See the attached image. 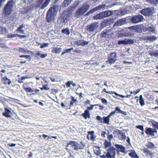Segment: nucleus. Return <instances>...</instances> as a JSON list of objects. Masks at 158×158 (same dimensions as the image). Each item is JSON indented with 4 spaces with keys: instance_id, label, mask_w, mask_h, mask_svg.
<instances>
[{
    "instance_id": "69168bd1",
    "label": "nucleus",
    "mask_w": 158,
    "mask_h": 158,
    "mask_svg": "<svg viewBox=\"0 0 158 158\" xmlns=\"http://www.w3.org/2000/svg\"><path fill=\"white\" fill-rule=\"evenodd\" d=\"M106 131H102L101 133V136L103 138H105L106 137Z\"/></svg>"
},
{
    "instance_id": "423d86ee",
    "label": "nucleus",
    "mask_w": 158,
    "mask_h": 158,
    "mask_svg": "<svg viewBox=\"0 0 158 158\" xmlns=\"http://www.w3.org/2000/svg\"><path fill=\"white\" fill-rule=\"evenodd\" d=\"M51 10V9H49L47 14L46 20L48 23L53 20L56 16V13L52 11Z\"/></svg>"
},
{
    "instance_id": "f257e3e1",
    "label": "nucleus",
    "mask_w": 158,
    "mask_h": 158,
    "mask_svg": "<svg viewBox=\"0 0 158 158\" xmlns=\"http://www.w3.org/2000/svg\"><path fill=\"white\" fill-rule=\"evenodd\" d=\"M15 2L13 0L9 1L4 6L3 12L6 17L8 18L7 20H10L11 15L15 7Z\"/></svg>"
},
{
    "instance_id": "864d4df0",
    "label": "nucleus",
    "mask_w": 158,
    "mask_h": 158,
    "mask_svg": "<svg viewBox=\"0 0 158 158\" xmlns=\"http://www.w3.org/2000/svg\"><path fill=\"white\" fill-rule=\"evenodd\" d=\"M82 40H79L76 41V44L78 46H82Z\"/></svg>"
},
{
    "instance_id": "f03ea898",
    "label": "nucleus",
    "mask_w": 158,
    "mask_h": 158,
    "mask_svg": "<svg viewBox=\"0 0 158 158\" xmlns=\"http://www.w3.org/2000/svg\"><path fill=\"white\" fill-rule=\"evenodd\" d=\"M66 147L70 150H78L83 149V148L81 147L78 142L73 141H69Z\"/></svg>"
},
{
    "instance_id": "dca6fc26",
    "label": "nucleus",
    "mask_w": 158,
    "mask_h": 158,
    "mask_svg": "<svg viewBox=\"0 0 158 158\" xmlns=\"http://www.w3.org/2000/svg\"><path fill=\"white\" fill-rule=\"evenodd\" d=\"M100 37L101 38L106 39H110L107 33L106 29L104 30L101 33Z\"/></svg>"
},
{
    "instance_id": "f3484780",
    "label": "nucleus",
    "mask_w": 158,
    "mask_h": 158,
    "mask_svg": "<svg viewBox=\"0 0 158 158\" xmlns=\"http://www.w3.org/2000/svg\"><path fill=\"white\" fill-rule=\"evenodd\" d=\"M104 18H106L111 15L113 13V11L107 10L102 12Z\"/></svg>"
},
{
    "instance_id": "ddd939ff",
    "label": "nucleus",
    "mask_w": 158,
    "mask_h": 158,
    "mask_svg": "<svg viewBox=\"0 0 158 158\" xmlns=\"http://www.w3.org/2000/svg\"><path fill=\"white\" fill-rule=\"evenodd\" d=\"M72 13L70 12H68L63 16V19L64 22L69 21L70 18L72 17Z\"/></svg>"
},
{
    "instance_id": "b1692460",
    "label": "nucleus",
    "mask_w": 158,
    "mask_h": 158,
    "mask_svg": "<svg viewBox=\"0 0 158 158\" xmlns=\"http://www.w3.org/2000/svg\"><path fill=\"white\" fill-rule=\"evenodd\" d=\"M143 150L147 157L151 156L153 154L147 148H143Z\"/></svg>"
},
{
    "instance_id": "0eeeda50",
    "label": "nucleus",
    "mask_w": 158,
    "mask_h": 158,
    "mask_svg": "<svg viewBox=\"0 0 158 158\" xmlns=\"http://www.w3.org/2000/svg\"><path fill=\"white\" fill-rule=\"evenodd\" d=\"M117 55L115 52L112 53L108 55V60L106 62H109L110 64L114 63L117 60Z\"/></svg>"
},
{
    "instance_id": "9d476101",
    "label": "nucleus",
    "mask_w": 158,
    "mask_h": 158,
    "mask_svg": "<svg viewBox=\"0 0 158 158\" xmlns=\"http://www.w3.org/2000/svg\"><path fill=\"white\" fill-rule=\"evenodd\" d=\"M11 110L10 108H6L5 109V112L2 113V115L7 118L11 117L13 114L10 110Z\"/></svg>"
},
{
    "instance_id": "20e7f679",
    "label": "nucleus",
    "mask_w": 158,
    "mask_h": 158,
    "mask_svg": "<svg viewBox=\"0 0 158 158\" xmlns=\"http://www.w3.org/2000/svg\"><path fill=\"white\" fill-rule=\"evenodd\" d=\"M99 23L97 22H94L90 25H88L86 28V31L90 34H92L98 27Z\"/></svg>"
},
{
    "instance_id": "f8f14e48",
    "label": "nucleus",
    "mask_w": 158,
    "mask_h": 158,
    "mask_svg": "<svg viewBox=\"0 0 158 158\" xmlns=\"http://www.w3.org/2000/svg\"><path fill=\"white\" fill-rule=\"evenodd\" d=\"M113 6V5L112 4L110 5H108V3H106L105 4H103L102 5L99 6L100 10H103L104 9L110 8Z\"/></svg>"
},
{
    "instance_id": "a19ab883",
    "label": "nucleus",
    "mask_w": 158,
    "mask_h": 158,
    "mask_svg": "<svg viewBox=\"0 0 158 158\" xmlns=\"http://www.w3.org/2000/svg\"><path fill=\"white\" fill-rule=\"evenodd\" d=\"M139 103L142 106L144 105V102L142 95L139 96Z\"/></svg>"
},
{
    "instance_id": "79ce46f5",
    "label": "nucleus",
    "mask_w": 158,
    "mask_h": 158,
    "mask_svg": "<svg viewBox=\"0 0 158 158\" xmlns=\"http://www.w3.org/2000/svg\"><path fill=\"white\" fill-rule=\"evenodd\" d=\"M110 117L108 116L107 117H104V123H105L107 124H110L109 123V121L110 120Z\"/></svg>"
},
{
    "instance_id": "2f4dec72",
    "label": "nucleus",
    "mask_w": 158,
    "mask_h": 158,
    "mask_svg": "<svg viewBox=\"0 0 158 158\" xmlns=\"http://www.w3.org/2000/svg\"><path fill=\"white\" fill-rule=\"evenodd\" d=\"M80 3V2L78 1H75L73 4L71 6V9L72 10H74L76 7H77L79 4Z\"/></svg>"
},
{
    "instance_id": "39448f33",
    "label": "nucleus",
    "mask_w": 158,
    "mask_h": 158,
    "mask_svg": "<svg viewBox=\"0 0 158 158\" xmlns=\"http://www.w3.org/2000/svg\"><path fill=\"white\" fill-rule=\"evenodd\" d=\"M44 0H39L35 4V8L37 9L39 8L40 9H43L47 6L51 1V0H45L42 4Z\"/></svg>"
},
{
    "instance_id": "5701e85b",
    "label": "nucleus",
    "mask_w": 158,
    "mask_h": 158,
    "mask_svg": "<svg viewBox=\"0 0 158 158\" xmlns=\"http://www.w3.org/2000/svg\"><path fill=\"white\" fill-rule=\"evenodd\" d=\"M104 17L102 12L96 15L93 16V18L95 20L102 19H103Z\"/></svg>"
},
{
    "instance_id": "9b49d317",
    "label": "nucleus",
    "mask_w": 158,
    "mask_h": 158,
    "mask_svg": "<svg viewBox=\"0 0 158 158\" xmlns=\"http://www.w3.org/2000/svg\"><path fill=\"white\" fill-rule=\"evenodd\" d=\"M155 132H156L157 131L156 130L153 129L151 128H147L145 131V132L147 134L152 136H154V133Z\"/></svg>"
},
{
    "instance_id": "c756f323",
    "label": "nucleus",
    "mask_w": 158,
    "mask_h": 158,
    "mask_svg": "<svg viewBox=\"0 0 158 158\" xmlns=\"http://www.w3.org/2000/svg\"><path fill=\"white\" fill-rule=\"evenodd\" d=\"M144 31H148L153 33H155V30L154 27L152 26L151 27H148L147 28H145L144 29Z\"/></svg>"
},
{
    "instance_id": "49530a36",
    "label": "nucleus",
    "mask_w": 158,
    "mask_h": 158,
    "mask_svg": "<svg viewBox=\"0 0 158 158\" xmlns=\"http://www.w3.org/2000/svg\"><path fill=\"white\" fill-rule=\"evenodd\" d=\"M118 44L119 45L122 44L124 45H126V39L123 40H118Z\"/></svg>"
},
{
    "instance_id": "6e6552de",
    "label": "nucleus",
    "mask_w": 158,
    "mask_h": 158,
    "mask_svg": "<svg viewBox=\"0 0 158 158\" xmlns=\"http://www.w3.org/2000/svg\"><path fill=\"white\" fill-rule=\"evenodd\" d=\"M143 19V16L140 15H135L131 18V20L132 22L134 23H136L141 22Z\"/></svg>"
},
{
    "instance_id": "c85d7f7f",
    "label": "nucleus",
    "mask_w": 158,
    "mask_h": 158,
    "mask_svg": "<svg viewBox=\"0 0 158 158\" xmlns=\"http://www.w3.org/2000/svg\"><path fill=\"white\" fill-rule=\"evenodd\" d=\"M94 131H91L88 132V134L90 135V139L92 141L95 140L96 137V136L94 135Z\"/></svg>"
},
{
    "instance_id": "a211bd4d",
    "label": "nucleus",
    "mask_w": 158,
    "mask_h": 158,
    "mask_svg": "<svg viewBox=\"0 0 158 158\" xmlns=\"http://www.w3.org/2000/svg\"><path fill=\"white\" fill-rule=\"evenodd\" d=\"M18 51L22 53L27 52L28 54H30L32 52V51L28 50L27 48H19Z\"/></svg>"
},
{
    "instance_id": "680f3d73",
    "label": "nucleus",
    "mask_w": 158,
    "mask_h": 158,
    "mask_svg": "<svg viewBox=\"0 0 158 158\" xmlns=\"http://www.w3.org/2000/svg\"><path fill=\"white\" fill-rule=\"evenodd\" d=\"M89 43V41H86L84 40H82V46H84L85 45L88 44Z\"/></svg>"
},
{
    "instance_id": "c03bdc74",
    "label": "nucleus",
    "mask_w": 158,
    "mask_h": 158,
    "mask_svg": "<svg viewBox=\"0 0 158 158\" xmlns=\"http://www.w3.org/2000/svg\"><path fill=\"white\" fill-rule=\"evenodd\" d=\"M24 89L27 92L32 93L34 91V90L32 89L31 87L24 88Z\"/></svg>"
},
{
    "instance_id": "c9c22d12",
    "label": "nucleus",
    "mask_w": 158,
    "mask_h": 158,
    "mask_svg": "<svg viewBox=\"0 0 158 158\" xmlns=\"http://www.w3.org/2000/svg\"><path fill=\"white\" fill-rule=\"evenodd\" d=\"M104 144L105 146V148H106L110 147L111 145V143L110 141H108L106 140H105Z\"/></svg>"
},
{
    "instance_id": "4c0bfd02",
    "label": "nucleus",
    "mask_w": 158,
    "mask_h": 158,
    "mask_svg": "<svg viewBox=\"0 0 158 158\" xmlns=\"http://www.w3.org/2000/svg\"><path fill=\"white\" fill-rule=\"evenodd\" d=\"M149 53L151 56H153L155 57L158 58V51L150 52Z\"/></svg>"
},
{
    "instance_id": "473e14b6",
    "label": "nucleus",
    "mask_w": 158,
    "mask_h": 158,
    "mask_svg": "<svg viewBox=\"0 0 158 158\" xmlns=\"http://www.w3.org/2000/svg\"><path fill=\"white\" fill-rule=\"evenodd\" d=\"M61 50V48H53L52 51V53H59L60 52Z\"/></svg>"
},
{
    "instance_id": "4d7b16f0",
    "label": "nucleus",
    "mask_w": 158,
    "mask_h": 158,
    "mask_svg": "<svg viewBox=\"0 0 158 158\" xmlns=\"http://www.w3.org/2000/svg\"><path fill=\"white\" fill-rule=\"evenodd\" d=\"M111 155H112V154L110 153H109V152H107L106 156L107 158H114V157H113Z\"/></svg>"
},
{
    "instance_id": "603ef678",
    "label": "nucleus",
    "mask_w": 158,
    "mask_h": 158,
    "mask_svg": "<svg viewBox=\"0 0 158 158\" xmlns=\"http://www.w3.org/2000/svg\"><path fill=\"white\" fill-rule=\"evenodd\" d=\"M99 104H95L94 105H91L89 107H87L88 110H91L93 109L94 107L95 106H98Z\"/></svg>"
},
{
    "instance_id": "bb28decb",
    "label": "nucleus",
    "mask_w": 158,
    "mask_h": 158,
    "mask_svg": "<svg viewBox=\"0 0 158 158\" xmlns=\"http://www.w3.org/2000/svg\"><path fill=\"white\" fill-rule=\"evenodd\" d=\"M51 11L54 13H56L58 10L59 7L58 5H55L51 7L49 9H51Z\"/></svg>"
},
{
    "instance_id": "338daca9",
    "label": "nucleus",
    "mask_w": 158,
    "mask_h": 158,
    "mask_svg": "<svg viewBox=\"0 0 158 158\" xmlns=\"http://www.w3.org/2000/svg\"><path fill=\"white\" fill-rule=\"evenodd\" d=\"M101 100L103 103L105 104L106 105L107 104V100L106 99L104 98H102V99Z\"/></svg>"
},
{
    "instance_id": "8fccbe9b",
    "label": "nucleus",
    "mask_w": 158,
    "mask_h": 158,
    "mask_svg": "<svg viewBox=\"0 0 158 158\" xmlns=\"http://www.w3.org/2000/svg\"><path fill=\"white\" fill-rule=\"evenodd\" d=\"M48 44L49 43H44L43 44H40V45L41 46H40V48H44L47 47H48Z\"/></svg>"
},
{
    "instance_id": "37998d69",
    "label": "nucleus",
    "mask_w": 158,
    "mask_h": 158,
    "mask_svg": "<svg viewBox=\"0 0 158 158\" xmlns=\"http://www.w3.org/2000/svg\"><path fill=\"white\" fill-rule=\"evenodd\" d=\"M151 123L152 126L156 129H158V123L154 121L150 122Z\"/></svg>"
},
{
    "instance_id": "5fc2aeb1",
    "label": "nucleus",
    "mask_w": 158,
    "mask_h": 158,
    "mask_svg": "<svg viewBox=\"0 0 158 158\" xmlns=\"http://www.w3.org/2000/svg\"><path fill=\"white\" fill-rule=\"evenodd\" d=\"M94 153L97 156H99L101 153V150L99 149L96 150L94 151Z\"/></svg>"
},
{
    "instance_id": "09e8293b",
    "label": "nucleus",
    "mask_w": 158,
    "mask_h": 158,
    "mask_svg": "<svg viewBox=\"0 0 158 158\" xmlns=\"http://www.w3.org/2000/svg\"><path fill=\"white\" fill-rule=\"evenodd\" d=\"M156 39V37L153 36L151 37H148L147 38V40L150 41H153Z\"/></svg>"
},
{
    "instance_id": "0e129e2a",
    "label": "nucleus",
    "mask_w": 158,
    "mask_h": 158,
    "mask_svg": "<svg viewBox=\"0 0 158 158\" xmlns=\"http://www.w3.org/2000/svg\"><path fill=\"white\" fill-rule=\"evenodd\" d=\"M65 85H66L67 88L69 87L71 85V81H69L68 82L66 83H65Z\"/></svg>"
},
{
    "instance_id": "4468645a",
    "label": "nucleus",
    "mask_w": 158,
    "mask_h": 158,
    "mask_svg": "<svg viewBox=\"0 0 158 158\" xmlns=\"http://www.w3.org/2000/svg\"><path fill=\"white\" fill-rule=\"evenodd\" d=\"M114 146L118 149H120V151L121 152L126 153L127 152L125 151L126 148L123 145L115 144Z\"/></svg>"
},
{
    "instance_id": "774afa93",
    "label": "nucleus",
    "mask_w": 158,
    "mask_h": 158,
    "mask_svg": "<svg viewBox=\"0 0 158 158\" xmlns=\"http://www.w3.org/2000/svg\"><path fill=\"white\" fill-rule=\"evenodd\" d=\"M47 56V55L46 54H41L40 57L41 58H44L46 57Z\"/></svg>"
},
{
    "instance_id": "3c124183",
    "label": "nucleus",
    "mask_w": 158,
    "mask_h": 158,
    "mask_svg": "<svg viewBox=\"0 0 158 158\" xmlns=\"http://www.w3.org/2000/svg\"><path fill=\"white\" fill-rule=\"evenodd\" d=\"M17 34H8L7 35V37L8 38H13L14 37H16L17 36Z\"/></svg>"
},
{
    "instance_id": "13d9d810",
    "label": "nucleus",
    "mask_w": 158,
    "mask_h": 158,
    "mask_svg": "<svg viewBox=\"0 0 158 158\" xmlns=\"http://www.w3.org/2000/svg\"><path fill=\"white\" fill-rule=\"evenodd\" d=\"M51 93L52 94H55L58 92V90L55 89H51Z\"/></svg>"
},
{
    "instance_id": "2eb2a0df",
    "label": "nucleus",
    "mask_w": 158,
    "mask_h": 158,
    "mask_svg": "<svg viewBox=\"0 0 158 158\" xmlns=\"http://www.w3.org/2000/svg\"><path fill=\"white\" fill-rule=\"evenodd\" d=\"M110 39H111L115 34L114 30L113 28L106 29Z\"/></svg>"
},
{
    "instance_id": "e2e57ef3",
    "label": "nucleus",
    "mask_w": 158,
    "mask_h": 158,
    "mask_svg": "<svg viewBox=\"0 0 158 158\" xmlns=\"http://www.w3.org/2000/svg\"><path fill=\"white\" fill-rule=\"evenodd\" d=\"M113 137L112 134H110L107 136V138L108 139L109 141H110L111 140V139L113 138Z\"/></svg>"
},
{
    "instance_id": "de8ad7c7",
    "label": "nucleus",
    "mask_w": 158,
    "mask_h": 158,
    "mask_svg": "<svg viewBox=\"0 0 158 158\" xmlns=\"http://www.w3.org/2000/svg\"><path fill=\"white\" fill-rule=\"evenodd\" d=\"M48 85H43L42 87L40 88V89L41 90L45 89V90H48L49 88L48 87Z\"/></svg>"
},
{
    "instance_id": "f704fd0d",
    "label": "nucleus",
    "mask_w": 158,
    "mask_h": 158,
    "mask_svg": "<svg viewBox=\"0 0 158 158\" xmlns=\"http://www.w3.org/2000/svg\"><path fill=\"white\" fill-rule=\"evenodd\" d=\"M0 32L2 34H5L7 33L6 29L0 26Z\"/></svg>"
},
{
    "instance_id": "58836bf2",
    "label": "nucleus",
    "mask_w": 158,
    "mask_h": 158,
    "mask_svg": "<svg viewBox=\"0 0 158 158\" xmlns=\"http://www.w3.org/2000/svg\"><path fill=\"white\" fill-rule=\"evenodd\" d=\"M134 43V40L132 39H126V45L133 44Z\"/></svg>"
},
{
    "instance_id": "ea45409f",
    "label": "nucleus",
    "mask_w": 158,
    "mask_h": 158,
    "mask_svg": "<svg viewBox=\"0 0 158 158\" xmlns=\"http://www.w3.org/2000/svg\"><path fill=\"white\" fill-rule=\"evenodd\" d=\"M62 32L67 35H69L70 33L69 29L68 28L63 29Z\"/></svg>"
},
{
    "instance_id": "052dcab7",
    "label": "nucleus",
    "mask_w": 158,
    "mask_h": 158,
    "mask_svg": "<svg viewBox=\"0 0 158 158\" xmlns=\"http://www.w3.org/2000/svg\"><path fill=\"white\" fill-rule=\"evenodd\" d=\"M0 47L2 48H5L6 49L8 48L7 46L2 43H0Z\"/></svg>"
},
{
    "instance_id": "6e6d98bb",
    "label": "nucleus",
    "mask_w": 158,
    "mask_h": 158,
    "mask_svg": "<svg viewBox=\"0 0 158 158\" xmlns=\"http://www.w3.org/2000/svg\"><path fill=\"white\" fill-rule=\"evenodd\" d=\"M136 127L137 128L140 129L142 131H144L143 127L142 125L136 126Z\"/></svg>"
},
{
    "instance_id": "7ed1b4c3",
    "label": "nucleus",
    "mask_w": 158,
    "mask_h": 158,
    "mask_svg": "<svg viewBox=\"0 0 158 158\" xmlns=\"http://www.w3.org/2000/svg\"><path fill=\"white\" fill-rule=\"evenodd\" d=\"M89 8V6L88 4L83 5L81 7L79 8L76 11L75 15L77 18H79L80 16L85 13Z\"/></svg>"
},
{
    "instance_id": "cd10ccee",
    "label": "nucleus",
    "mask_w": 158,
    "mask_h": 158,
    "mask_svg": "<svg viewBox=\"0 0 158 158\" xmlns=\"http://www.w3.org/2000/svg\"><path fill=\"white\" fill-rule=\"evenodd\" d=\"M146 2H149L152 5L157 6L158 5V0H145Z\"/></svg>"
},
{
    "instance_id": "72a5a7b5",
    "label": "nucleus",
    "mask_w": 158,
    "mask_h": 158,
    "mask_svg": "<svg viewBox=\"0 0 158 158\" xmlns=\"http://www.w3.org/2000/svg\"><path fill=\"white\" fill-rule=\"evenodd\" d=\"M118 134L121 136V140H124L126 138V135H125V133L124 132H122L120 130H118Z\"/></svg>"
},
{
    "instance_id": "bf43d9fd",
    "label": "nucleus",
    "mask_w": 158,
    "mask_h": 158,
    "mask_svg": "<svg viewBox=\"0 0 158 158\" xmlns=\"http://www.w3.org/2000/svg\"><path fill=\"white\" fill-rule=\"evenodd\" d=\"M140 91V90H136L135 91H134V92L131 91V94H133L134 95H136Z\"/></svg>"
},
{
    "instance_id": "e433bc0d",
    "label": "nucleus",
    "mask_w": 158,
    "mask_h": 158,
    "mask_svg": "<svg viewBox=\"0 0 158 158\" xmlns=\"http://www.w3.org/2000/svg\"><path fill=\"white\" fill-rule=\"evenodd\" d=\"M155 146V145L153 143L150 142L147 144L146 146L149 148L154 149L156 148Z\"/></svg>"
},
{
    "instance_id": "1a4fd4ad",
    "label": "nucleus",
    "mask_w": 158,
    "mask_h": 158,
    "mask_svg": "<svg viewBox=\"0 0 158 158\" xmlns=\"http://www.w3.org/2000/svg\"><path fill=\"white\" fill-rule=\"evenodd\" d=\"M152 9L150 8H147L141 10L140 13L145 16H148L151 15L152 13Z\"/></svg>"
},
{
    "instance_id": "a18cd8bd",
    "label": "nucleus",
    "mask_w": 158,
    "mask_h": 158,
    "mask_svg": "<svg viewBox=\"0 0 158 158\" xmlns=\"http://www.w3.org/2000/svg\"><path fill=\"white\" fill-rule=\"evenodd\" d=\"M77 102V100L75 99L73 97L72 98V101L70 102V106H73V105L74 103Z\"/></svg>"
},
{
    "instance_id": "6ab92c4d",
    "label": "nucleus",
    "mask_w": 158,
    "mask_h": 158,
    "mask_svg": "<svg viewBox=\"0 0 158 158\" xmlns=\"http://www.w3.org/2000/svg\"><path fill=\"white\" fill-rule=\"evenodd\" d=\"M98 10H100L99 6L96 7L92 10H89L87 13H86L85 15L86 16H88L90 15V14L93 13L94 12Z\"/></svg>"
},
{
    "instance_id": "412c9836",
    "label": "nucleus",
    "mask_w": 158,
    "mask_h": 158,
    "mask_svg": "<svg viewBox=\"0 0 158 158\" xmlns=\"http://www.w3.org/2000/svg\"><path fill=\"white\" fill-rule=\"evenodd\" d=\"M131 151V152L128 154L129 156L133 158H139V156L136 154L134 150H132Z\"/></svg>"
},
{
    "instance_id": "a878e982",
    "label": "nucleus",
    "mask_w": 158,
    "mask_h": 158,
    "mask_svg": "<svg viewBox=\"0 0 158 158\" xmlns=\"http://www.w3.org/2000/svg\"><path fill=\"white\" fill-rule=\"evenodd\" d=\"M125 20L123 19H119L115 23L114 25L116 26H120L125 23Z\"/></svg>"
},
{
    "instance_id": "aec40b11",
    "label": "nucleus",
    "mask_w": 158,
    "mask_h": 158,
    "mask_svg": "<svg viewBox=\"0 0 158 158\" xmlns=\"http://www.w3.org/2000/svg\"><path fill=\"white\" fill-rule=\"evenodd\" d=\"M108 152H109V153H110L112 154V156L114 155L115 156L116 154L115 153V150L116 148H115L113 147H111L110 148H109L107 149Z\"/></svg>"
},
{
    "instance_id": "7c9ffc66",
    "label": "nucleus",
    "mask_w": 158,
    "mask_h": 158,
    "mask_svg": "<svg viewBox=\"0 0 158 158\" xmlns=\"http://www.w3.org/2000/svg\"><path fill=\"white\" fill-rule=\"evenodd\" d=\"M70 0H64L62 4V6L63 7H66L68 6L71 2Z\"/></svg>"
},
{
    "instance_id": "393cba45",
    "label": "nucleus",
    "mask_w": 158,
    "mask_h": 158,
    "mask_svg": "<svg viewBox=\"0 0 158 158\" xmlns=\"http://www.w3.org/2000/svg\"><path fill=\"white\" fill-rule=\"evenodd\" d=\"M81 115L86 119L87 118H89L90 117V114L89 111L88 110H85L84 113L82 114Z\"/></svg>"
},
{
    "instance_id": "4be33fe9",
    "label": "nucleus",
    "mask_w": 158,
    "mask_h": 158,
    "mask_svg": "<svg viewBox=\"0 0 158 158\" xmlns=\"http://www.w3.org/2000/svg\"><path fill=\"white\" fill-rule=\"evenodd\" d=\"M2 81L5 84H8L9 85H10L11 83V81L6 77L2 78Z\"/></svg>"
}]
</instances>
